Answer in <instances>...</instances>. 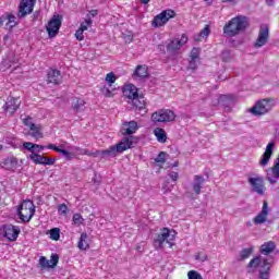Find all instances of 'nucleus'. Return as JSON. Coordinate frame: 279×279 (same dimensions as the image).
I'll use <instances>...</instances> for the list:
<instances>
[{
    "label": "nucleus",
    "mask_w": 279,
    "mask_h": 279,
    "mask_svg": "<svg viewBox=\"0 0 279 279\" xmlns=\"http://www.w3.org/2000/svg\"><path fill=\"white\" fill-rule=\"evenodd\" d=\"M136 143H138V137L130 135L123 137L116 146H110L105 150H96L93 153L86 148L76 147L75 151H81L82 156H90L92 158H114L117 154H123V151L132 149Z\"/></svg>",
    "instance_id": "obj_1"
},
{
    "label": "nucleus",
    "mask_w": 279,
    "mask_h": 279,
    "mask_svg": "<svg viewBox=\"0 0 279 279\" xmlns=\"http://www.w3.org/2000/svg\"><path fill=\"white\" fill-rule=\"evenodd\" d=\"M122 95L128 104H132L138 112L147 114V101H145V96L138 94V87L134 84H126L122 87Z\"/></svg>",
    "instance_id": "obj_2"
},
{
    "label": "nucleus",
    "mask_w": 279,
    "mask_h": 279,
    "mask_svg": "<svg viewBox=\"0 0 279 279\" xmlns=\"http://www.w3.org/2000/svg\"><path fill=\"white\" fill-rule=\"evenodd\" d=\"M259 267V279H269L271 277V263L268 258L257 255L246 265L247 274H254Z\"/></svg>",
    "instance_id": "obj_3"
},
{
    "label": "nucleus",
    "mask_w": 279,
    "mask_h": 279,
    "mask_svg": "<svg viewBox=\"0 0 279 279\" xmlns=\"http://www.w3.org/2000/svg\"><path fill=\"white\" fill-rule=\"evenodd\" d=\"M247 27H250L247 16L236 15L223 26V34L227 36H239V34H241V32H245Z\"/></svg>",
    "instance_id": "obj_4"
},
{
    "label": "nucleus",
    "mask_w": 279,
    "mask_h": 279,
    "mask_svg": "<svg viewBox=\"0 0 279 279\" xmlns=\"http://www.w3.org/2000/svg\"><path fill=\"white\" fill-rule=\"evenodd\" d=\"M19 218L23 223H29L36 215V206L32 201H23L17 207Z\"/></svg>",
    "instance_id": "obj_5"
},
{
    "label": "nucleus",
    "mask_w": 279,
    "mask_h": 279,
    "mask_svg": "<svg viewBox=\"0 0 279 279\" xmlns=\"http://www.w3.org/2000/svg\"><path fill=\"white\" fill-rule=\"evenodd\" d=\"M274 106H276L274 98H265L258 100L253 108L250 109V112L253 117H263L268 114V112H271V110H274Z\"/></svg>",
    "instance_id": "obj_6"
},
{
    "label": "nucleus",
    "mask_w": 279,
    "mask_h": 279,
    "mask_svg": "<svg viewBox=\"0 0 279 279\" xmlns=\"http://www.w3.org/2000/svg\"><path fill=\"white\" fill-rule=\"evenodd\" d=\"M173 241H175V235L171 234V230L169 228H162L160 233L154 239V247L155 250H162L165 242L173 247Z\"/></svg>",
    "instance_id": "obj_7"
},
{
    "label": "nucleus",
    "mask_w": 279,
    "mask_h": 279,
    "mask_svg": "<svg viewBox=\"0 0 279 279\" xmlns=\"http://www.w3.org/2000/svg\"><path fill=\"white\" fill-rule=\"evenodd\" d=\"M153 123H171L175 121V112L171 109H159L151 113Z\"/></svg>",
    "instance_id": "obj_8"
},
{
    "label": "nucleus",
    "mask_w": 279,
    "mask_h": 279,
    "mask_svg": "<svg viewBox=\"0 0 279 279\" xmlns=\"http://www.w3.org/2000/svg\"><path fill=\"white\" fill-rule=\"evenodd\" d=\"M171 19H175V11L171 9L163 10L154 17L151 25L153 27H165V25H167Z\"/></svg>",
    "instance_id": "obj_9"
},
{
    "label": "nucleus",
    "mask_w": 279,
    "mask_h": 279,
    "mask_svg": "<svg viewBox=\"0 0 279 279\" xmlns=\"http://www.w3.org/2000/svg\"><path fill=\"white\" fill-rule=\"evenodd\" d=\"M62 27V15H53L46 25V32L49 38H56Z\"/></svg>",
    "instance_id": "obj_10"
},
{
    "label": "nucleus",
    "mask_w": 279,
    "mask_h": 279,
    "mask_svg": "<svg viewBox=\"0 0 279 279\" xmlns=\"http://www.w3.org/2000/svg\"><path fill=\"white\" fill-rule=\"evenodd\" d=\"M105 82L107 83L108 87L104 86L100 88L102 95L107 98L114 97V95H117V88H112V84L117 82V74H114V72L107 73L105 76Z\"/></svg>",
    "instance_id": "obj_11"
},
{
    "label": "nucleus",
    "mask_w": 279,
    "mask_h": 279,
    "mask_svg": "<svg viewBox=\"0 0 279 279\" xmlns=\"http://www.w3.org/2000/svg\"><path fill=\"white\" fill-rule=\"evenodd\" d=\"M247 182L253 191L257 195H265L267 187L265 186V178L262 175L250 177Z\"/></svg>",
    "instance_id": "obj_12"
},
{
    "label": "nucleus",
    "mask_w": 279,
    "mask_h": 279,
    "mask_svg": "<svg viewBox=\"0 0 279 279\" xmlns=\"http://www.w3.org/2000/svg\"><path fill=\"white\" fill-rule=\"evenodd\" d=\"M2 236L13 243L19 239V234H21V227L14 225H3L2 228Z\"/></svg>",
    "instance_id": "obj_13"
},
{
    "label": "nucleus",
    "mask_w": 279,
    "mask_h": 279,
    "mask_svg": "<svg viewBox=\"0 0 279 279\" xmlns=\"http://www.w3.org/2000/svg\"><path fill=\"white\" fill-rule=\"evenodd\" d=\"M36 0H21L17 8V19H25V16L34 12Z\"/></svg>",
    "instance_id": "obj_14"
},
{
    "label": "nucleus",
    "mask_w": 279,
    "mask_h": 279,
    "mask_svg": "<svg viewBox=\"0 0 279 279\" xmlns=\"http://www.w3.org/2000/svg\"><path fill=\"white\" fill-rule=\"evenodd\" d=\"M269 43V26L262 25L259 27L258 37L254 43L255 49H260V47H265Z\"/></svg>",
    "instance_id": "obj_15"
},
{
    "label": "nucleus",
    "mask_w": 279,
    "mask_h": 279,
    "mask_svg": "<svg viewBox=\"0 0 279 279\" xmlns=\"http://www.w3.org/2000/svg\"><path fill=\"white\" fill-rule=\"evenodd\" d=\"M186 43H189V37L186 36V34H182L181 38L172 39L167 45L166 49L170 53H175V51H180V49H182V47H184V45H186Z\"/></svg>",
    "instance_id": "obj_16"
},
{
    "label": "nucleus",
    "mask_w": 279,
    "mask_h": 279,
    "mask_svg": "<svg viewBox=\"0 0 279 279\" xmlns=\"http://www.w3.org/2000/svg\"><path fill=\"white\" fill-rule=\"evenodd\" d=\"M269 203L267 201H264L262 210L253 218V223H255V226H263V223H267V217H269Z\"/></svg>",
    "instance_id": "obj_17"
},
{
    "label": "nucleus",
    "mask_w": 279,
    "mask_h": 279,
    "mask_svg": "<svg viewBox=\"0 0 279 279\" xmlns=\"http://www.w3.org/2000/svg\"><path fill=\"white\" fill-rule=\"evenodd\" d=\"M137 131H138V122L134 120L125 121L121 125L120 134H122V136H132V134H136Z\"/></svg>",
    "instance_id": "obj_18"
},
{
    "label": "nucleus",
    "mask_w": 279,
    "mask_h": 279,
    "mask_svg": "<svg viewBox=\"0 0 279 279\" xmlns=\"http://www.w3.org/2000/svg\"><path fill=\"white\" fill-rule=\"evenodd\" d=\"M0 25L4 26L5 29L12 32L19 22H16V15L12 13H5L4 15L0 16Z\"/></svg>",
    "instance_id": "obj_19"
},
{
    "label": "nucleus",
    "mask_w": 279,
    "mask_h": 279,
    "mask_svg": "<svg viewBox=\"0 0 279 279\" xmlns=\"http://www.w3.org/2000/svg\"><path fill=\"white\" fill-rule=\"evenodd\" d=\"M29 158L35 165H44V167L56 165V158L46 157L37 153L31 154Z\"/></svg>",
    "instance_id": "obj_20"
},
{
    "label": "nucleus",
    "mask_w": 279,
    "mask_h": 279,
    "mask_svg": "<svg viewBox=\"0 0 279 279\" xmlns=\"http://www.w3.org/2000/svg\"><path fill=\"white\" fill-rule=\"evenodd\" d=\"M47 84H53V86H60L62 84V72L58 69L50 68L47 73Z\"/></svg>",
    "instance_id": "obj_21"
},
{
    "label": "nucleus",
    "mask_w": 279,
    "mask_h": 279,
    "mask_svg": "<svg viewBox=\"0 0 279 279\" xmlns=\"http://www.w3.org/2000/svg\"><path fill=\"white\" fill-rule=\"evenodd\" d=\"M58 263H60V255L58 254H52L50 260L45 256L39 257V265L43 269H53L58 266Z\"/></svg>",
    "instance_id": "obj_22"
},
{
    "label": "nucleus",
    "mask_w": 279,
    "mask_h": 279,
    "mask_svg": "<svg viewBox=\"0 0 279 279\" xmlns=\"http://www.w3.org/2000/svg\"><path fill=\"white\" fill-rule=\"evenodd\" d=\"M88 27H93V20L90 19V15H87L84 22L81 23L78 29L75 32L74 36L76 40L80 43L84 40V32H86Z\"/></svg>",
    "instance_id": "obj_23"
},
{
    "label": "nucleus",
    "mask_w": 279,
    "mask_h": 279,
    "mask_svg": "<svg viewBox=\"0 0 279 279\" xmlns=\"http://www.w3.org/2000/svg\"><path fill=\"white\" fill-rule=\"evenodd\" d=\"M19 108H21V98H14L12 96L8 97L7 102L4 104V110L10 114H14Z\"/></svg>",
    "instance_id": "obj_24"
},
{
    "label": "nucleus",
    "mask_w": 279,
    "mask_h": 279,
    "mask_svg": "<svg viewBox=\"0 0 279 279\" xmlns=\"http://www.w3.org/2000/svg\"><path fill=\"white\" fill-rule=\"evenodd\" d=\"M132 77L133 80H145V77H149V68L146 64L136 65Z\"/></svg>",
    "instance_id": "obj_25"
},
{
    "label": "nucleus",
    "mask_w": 279,
    "mask_h": 279,
    "mask_svg": "<svg viewBox=\"0 0 279 279\" xmlns=\"http://www.w3.org/2000/svg\"><path fill=\"white\" fill-rule=\"evenodd\" d=\"M0 167L5 169V171H15L16 167H19V158L14 156L7 157L1 161Z\"/></svg>",
    "instance_id": "obj_26"
},
{
    "label": "nucleus",
    "mask_w": 279,
    "mask_h": 279,
    "mask_svg": "<svg viewBox=\"0 0 279 279\" xmlns=\"http://www.w3.org/2000/svg\"><path fill=\"white\" fill-rule=\"evenodd\" d=\"M271 156H274V142L267 144L266 150L259 160V167H267L269 160H271Z\"/></svg>",
    "instance_id": "obj_27"
},
{
    "label": "nucleus",
    "mask_w": 279,
    "mask_h": 279,
    "mask_svg": "<svg viewBox=\"0 0 279 279\" xmlns=\"http://www.w3.org/2000/svg\"><path fill=\"white\" fill-rule=\"evenodd\" d=\"M274 252H276V242L274 241L265 242L259 247V254L264 256H269V254H274Z\"/></svg>",
    "instance_id": "obj_28"
},
{
    "label": "nucleus",
    "mask_w": 279,
    "mask_h": 279,
    "mask_svg": "<svg viewBox=\"0 0 279 279\" xmlns=\"http://www.w3.org/2000/svg\"><path fill=\"white\" fill-rule=\"evenodd\" d=\"M204 182H206L204 177L199 174L194 175V183L192 186L196 195H202V189L204 187Z\"/></svg>",
    "instance_id": "obj_29"
},
{
    "label": "nucleus",
    "mask_w": 279,
    "mask_h": 279,
    "mask_svg": "<svg viewBox=\"0 0 279 279\" xmlns=\"http://www.w3.org/2000/svg\"><path fill=\"white\" fill-rule=\"evenodd\" d=\"M46 148H47V149H52L53 151H57L58 154H62V156H65V158H66L68 160H73V158H74V156H75L73 153H71V151H69V150H66V149H62V148L56 146V144H48V145L46 146Z\"/></svg>",
    "instance_id": "obj_30"
},
{
    "label": "nucleus",
    "mask_w": 279,
    "mask_h": 279,
    "mask_svg": "<svg viewBox=\"0 0 279 279\" xmlns=\"http://www.w3.org/2000/svg\"><path fill=\"white\" fill-rule=\"evenodd\" d=\"M72 108L75 112H84L86 110V100L82 98H74Z\"/></svg>",
    "instance_id": "obj_31"
},
{
    "label": "nucleus",
    "mask_w": 279,
    "mask_h": 279,
    "mask_svg": "<svg viewBox=\"0 0 279 279\" xmlns=\"http://www.w3.org/2000/svg\"><path fill=\"white\" fill-rule=\"evenodd\" d=\"M78 250L86 252L88 247H90V244L88 243V233L83 232L80 236V240L77 242Z\"/></svg>",
    "instance_id": "obj_32"
},
{
    "label": "nucleus",
    "mask_w": 279,
    "mask_h": 279,
    "mask_svg": "<svg viewBox=\"0 0 279 279\" xmlns=\"http://www.w3.org/2000/svg\"><path fill=\"white\" fill-rule=\"evenodd\" d=\"M154 135L156 136L158 143H167V132L162 128H156L154 130Z\"/></svg>",
    "instance_id": "obj_33"
},
{
    "label": "nucleus",
    "mask_w": 279,
    "mask_h": 279,
    "mask_svg": "<svg viewBox=\"0 0 279 279\" xmlns=\"http://www.w3.org/2000/svg\"><path fill=\"white\" fill-rule=\"evenodd\" d=\"M29 130L32 132L33 138H43V124H34V128Z\"/></svg>",
    "instance_id": "obj_34"
},
{
    "label": "nucleus",
    "mask_w": 279,
    "mask_h": 279,
    "mask_svg": "<svg viewBox=\"0 0 279 279\" xmlns=\"http://www.w3.org/2000/svg\"><path fill=\"white\" fill-rule=\"evenodd\" d=\"M254 253V246H251L248 248H243L240 253L241 260H247L250 256Z\"/></svg>",
    "instance_id": "obj_35"
},
{
    "label": "nucleus",
    "mask_w": 279,
    "mask_h": 279,
    "mask_svg": "<svg viewBox=\"0 0 279 279\" xmlns=\"http://www.w3.org/2000/svg\"><path fill=\"white\" fill-rule=\"evenodd\" d=\"M155 162L157 163L158 167H162L165 162H167V154L165 151H160L155 159Z\"/></svg>",
    "instance_id": "obj_36"
},
{
    "label": "nucleus",
    "mask_w": 279,
    "mask_h": 279,
    "mask_svg": "<svg viewBox=\"0 0 279 279\" xmlns=\"http://www.w3.org/2000/svg\"><path fill=\"white\" fill-rule=\"evenodd\" d=\"M58 214L60 217H66L69 215V206L66 204L62 203L58 206Z\"/></svg>",
    "instance_id": "obj_37"
},
{
    "label": "nucleus",
    "mask_w": 279,
    "mask_h": 279,
    "mask_svg": "<svg viewBox=\"0 0 279 279\" xmlns=\"http://www.w3.org/2000/svg\"><path fill=\"white\" fill-rule=\"evenodd\" d=\"M8 69H12V61L10 59H3L0 63V71H8Z\"/></svg>",
    "instance_id": "obj_38"
},
{
    "label": "nucleus",
    "mask_w": 279,
    "mask_h": 279,
    "mask_svg": "<svg viewBox=\"0 0 279 279\" xmlns=\"http://www.w3.org/2000/svg\"><path fill=\"white\" fill-rule=\"evenodd\" d=\"M23 147L27 151H31V154H36V144H34L32 142H24Z\"/></svg>",
    "instance_id": "obj_39"
},
{
    "label": "nucleus",
    "mask_w": 279,
    "mask_h": 279,
    "mask_svg": "<svg viewBox=\"0 0 279 279\" xmlns=\"http://www.w3.org/2000/svg\"><path fill=\"white\" fill-rule=\"evenodd\" d=\"M72 221L74 226H82V223H84V217H82V214H74Z\"/></svg>",
    "instance_id": "obj_40"
},
{
    "label": "nucleus",
    "mask_w": 279,
    "mask_h": 279,
    "mask_svg": "<svg viewBox=\"0 0 279 279\" xmlns=\"http://www.w3.org/2000/svg\"><path fill=\"white\" fill-rule=\"evenodd\" d=\"M50 239L52 241H60V229L53 228L50 230Z\"/></svg>",
    "instance_id": "obj_41"
},
{
    "label": "nucleus",
    "mask_w": 279,
    "mask_h": 279,
    "mask_svg": "<svg viewBox=\"0 0 279 279\" xmlns=\"http://www.w3.org/2000/svg\"><path fill=\"white\" fill-rule=\"evenodd\" d=\"M23 124L28 128V130H34V125H36L33 121H32V117H27V118H24L22 120Z\"/></svg>",
    "instance_id": "obj_42"
},
{
    "label": "nucleus",
    "mask_w": 279,
    "mask_h": 279,
    "mask_svg": "<svg viewBox=\"0 0 279 279\" xmlns=\"http://www.w3.org/2000/svg\"><path fill=\"white\" fill-rule=\"evenodd\" d=\"M187 278L189 279H204V277H202V274L197 272V270H190L187 272Z\"/></svg>",
    "instance_id": "obj_43"
},
{
    "label": "nucleus",
    "mask_w": 279,
    "mask_h": 279,
    "mask_svg": "<svg viewBox=\"0 0 279 279\" xmlns=\"http://www.w3.org/2000/svg\"><path fill=\"white\" fill-rule=\"evenodd\" d=\"M199 38H206L207 36H210V26L205 25V27L199 32Z\"/></svg>",
    "instance_id": "obj_44"
},
{
    "label": "nucleus",
    "mask_w": 279,
    "mask_h": 279,
    "mask_svg": "<svg viewBox=\"0 0 279 279\" xmlns=\"http://www.w3.org/2000/svg\"><path fill=\"white\" fill-rule=\"evenodd\" d=\"M195 260H201V263H206V260H208V255L199 252L195 255Z\"/></svg>",
    "instance_id": "obj_45"
},
{
    "label": "nucleus",
    "mask_w": 279,
    "mask_h": 279,
    "mask_svg": "<svg viewBox=\"0 0 279 279\" xmlns=\"http://www.w3.org/2000/svg\"><path fill=\"white\" fill-rule=\"evenodd\" d=\"M190 58L191 60H199V49L193 48Z\"/></svg>",
    "instance_id": "obj_46"
},
{
    "label": "nucleus",
    "mask_w": 279,
    "mask_h": 279,
    "mask_svg": "<svg viewBox=\"0 0 279 279\" xmlns=\"http://www.w3.org/2000/svg\"><path fill=\"white\" fill-rule=\"evenodd\" d=\"M169 181H166L163 184H162V191L165 194L167 193H171V191L173 190V185H170L169 187Z\"/></svg>",
    "instance_id": "obj_47"
},
{
    "label": "nucleus",
    "mask_w": 279,
    "mask_h": 279,
    "mask_svg": "<svg viewBox=\"0 0 279 279\" xmlns=\"http://www.w3.org/2000/svg\"><path fill=\"white\" fill-rule=\"evenodd\" d=\"M169 178L172 180V182H178V178H180V174L178 172H169Z\"/></svg>",
    "instance_id": "obj_48"
},
{
    "label": "nucleus",
    "mask_w": 279,
    "mask_h": 279,
    "mask_svg": "<svg viewBox=\"0 0 279 279\" xmlns=\"http://www.w3.org/2000/svg\"><path fill=\"white\" fill-rule=\"evenodd\" d=\"M189 66L192 71H195L197 69V59H191Z\"/></svg>",
    "instance_id": "obj_49"
},
{
    "label": "nucleus",
    "mask_w": 279,
    "mask_h": 279,
    "mask_svg": "<svg viewBox=\"0 0 279 279\" xmlns=\"http://www.w3.org/2000/svg\"><path fill=\"white\" fill-rule=\"evenodd\" d=\"M97 14H99V10L97 9H93L89 11V13L87 14V16H90V19H95V16H97Z\"/></svg>",
    "instance_id": "obj_50"
},
{
    "label": "nucleus",
    "mask_w": 279,
    "mask_h": 279,
    "mask_svg": "<svg viewBox=\"0 0 279 279\" xmlns=\"http://www.w3.org/2000/svg\"><path fill=\"white\" fill-rule=\"evenodd\" d=\"M43 149H45V146L35 144V151H37V154H40V151H43Z\"/></svg>",
    "instance_id": "obj_51"
},
{
    "label": "nucleus",
    "mask_w": 279,
    "mask_h": 279,
    "mask_svg": "<svg viewBox=\"0 0 279 279\" xmlns=\"http://www.w3.org/2000/svg\"><path fill=\"white\" fill-rule=\"evenodd\" d=\"M222 3H231V5H236L239 0H222Z\"/></svg>",
    "instance_id": "obj_52"
},
{
    "label": "nucleus",
    "mask_w": 279,
    "mask_h": 279,
    "mask_svg": "<svg viewBox=\"0 0 279 279\" xmlns=\"http://www.w3.org/2000/svg\"><path fill=\"white\" fill-rule=\"evenodd\" d=\"M135 250H136V252H141V253L144 252V250H143V247H142L141 245H137V246L135 247Z\"/></svg>",
    "instance_id": "obj_53"
},
{
    "label": "nucleus",
    "mask_w": 279,
    "mask_h": 279,
    "mask_svg": "<svg viewBox=\"0 0 279 279\" xmlns=\"http://www.w3.org/2000/svg\"><path fill=\"white\" fill-rule=\"evenodd\" d=\"M141 3H144V5H147V3H149L151 0H140Z\"/></svg>",
    "instance_id": "obj_54"
},
{
    "label": "nucleus",
    "mask_w": 279,
    "mask_h": 279,
    "mask_svg": "<svg viewBox=\"0 0 279 279\" xmlns=\"http://www.w3.org/2000/svg\"><path fill=\"white\" fill-rule=\"evenodd\" d=\"M0 151H3V145L0 144Z\"/></svg>",
    "instance_id": "obj_55"
},
{
    "label": "nucleus",
    "mask_w": 279,
    "mask_h": 279,
    "mask_svg": "<svg viewBox=\"0 0 279 279\" xmlns=\"http://www.w3.org/2000/svg\"><path fill=\"white\" fill-rule=\"evenodd\" d=\"M173 167H178V162L173 165Z\"/></svg>",
    "instance_id": "obj_56"
},
{
    "label": "nucleus",
    "mask_w": 279,
    "mask_h": 279,
    "mask_svg": "<svg viewBox=\"0 0 279 279\" xmlns=\"http://www.w3.org/2000/svg\"><path fill=\"white\" fill-rule=\"evenodd\" d=\"M269 1H270V3H272L274 0H269Z\"/></svg>",
    "instance_id": "obj_57"
}]
</instances>
